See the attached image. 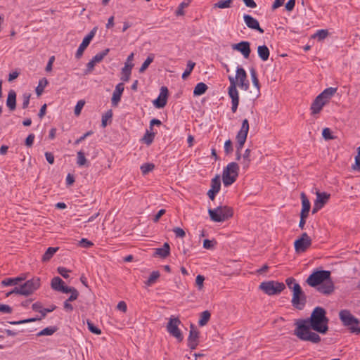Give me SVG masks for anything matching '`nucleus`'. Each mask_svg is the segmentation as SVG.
<instances>
[{
    "instance_id": "1",
    "label": "nucleus",
    "mask_w": 360,
    "mask_h": 360,
    "mask_svg": "<svg viewBox=\"0 0 360 360\" xmlns=\"http://www.w3.org/2000/svg\"><path fill=\"white\" fill-rule=\"evenodd\" d=\"M328 322L326 310L321 307H316L309 317L295 321L293 334L302 341L318 344L321 339L317 333L326 334L328 331Z\"/></svg>"
},
{
    "instance_id": "2",
    "label": "nucleus",
    "mask_w": 360,
    "mask_h": 360,
    "mask_svg": "<svg viewBox=\"0 0 360 360\" xmlns=\"http://www.w3.org/2000/svg\"><path fill=\"white\" fill-rule=\"evenodd\" d=\"M208 213L212 221L221 222L233 216V210L229 206H218L215 209H209Z\"/></svg>"
},
{
    "instance_id": "3",
    "label": "nucleus",
    "mask_w": 360,
    "mask_h": 360,
    "mask_svg": "<svg viewBox=\"0 0 360 360\" xmlns=\"http://www.w3.org/2000/svg\"><path fill=\"white\" fill-rule=\"evenodd\" d=\"M239 172V165L235 162H231L227 165L224 169L222 174V181L225 186H229L233 184L237 179Z\"/></svg>"
},
{
    "instance_id": "4",
    "label": "nucleus",
    "mask_w": 360,
    "mask_h": 360,
    "mask_svg": "<svg viewBox=\"0 0 360 360\" xmlns=\"http://www.w3.org/2000/svg\"><path fill=\"white\" fill-rule=\"evenodd\" d=\"M292 305L298 310H302L307 303V296L300 284L292 286Z\"/></svg>"
},
{
    "instance_id": "5",
    "label": "nucleus",
    "mask_w": 360,
    "mask_h": 360,
    "mask_svg": "<svg viewBox=\"0 0 360 360\" xmlns=\"http://www.w3.org/2000/svg\"><path fill=\"white\" fill-rule=\"evenodd\" d=\"M285 285L283 283L275 281H264L260 283L259 289L262 290L268 295H274L280 294L284 289Z\"/></svg>"
},
{
    "instance_id": "6",
    "label": "nucleus",
    "mask_w": 360,
    "mask_h": 360,
    "mask_svg": "<svg viewBox=\"0 0 360 360\" xmlns=\"http://www.w3.org/2000/svg\"><path fill=\"white\" fill-rule=\"evenodd\" d=\"M330 278V271L326 270H317L311 274L306 282L311 287H316Z\"/></svg>"
},
{
    "instance_id": "7",
    "label": "nucleus",
    "mask_w": 360,
    "mask_h": 360,
    "mask_svg": "<svg viewBox=\"0 0 360 360\" xmlns=\"http://www.w3.org/2000/svg\"><path fill=\"white\" fill-rule=\"evenodd\" d=\"M181 323L180 319L178 317L172 316L169 319V322L167 324V332L174 338H175L178 342H181L184 339L181 331L179 328V326Z\"/></svg>"
},
{
    "instance_id": "8",
    "label": "nucleus",
    "mask_w": 360,
    "mask_h": 360,
    "mask_svg": "<svg viewBox=\"0 0 360 360\" xmlns=\"http://www.w3.org/2000/svg\"><path fill=\"white\" fill-rule=\"evenodd\" d=\"M249 131V122L247 119H245L242 122L241 127L239 131L237 133L236 139L237 141L236 143V150L241 152L242 148L246 141L248 134Z\"/></svg>"
},
{
    "instance_id": "9",
    "label": "nucleus",
    "mask_w": 360,
    "mask_h": 360,
    "mask_svg": "<svg viewBox=\"0 0 360 360\" xmlns=\"http://www.w3.org/2000/svg\"><path fill=\"white\" fill-rule=\"evenodd\" d=\"M339 317L342 324L345 326H348L349 328L352 326H356L360 323V321L347 309L341 310L339 312Z\"/></svg>"
},
{
    "instance_id": "10",
    "label": "nucleus",
    "mask_w": 360,
    "mask_h": 360,
    "mask_svg": "<svg viewBox=\"0 0 360 360\" xmlns=\"http://www.w3.org/2000/svg\"><path fill=\"white\" fill-rule=\"evenodd\" d=\"M311 245V239L307 233H303L301 237L294 242L295 250L297 252H305Z\"/></svg>"
},
{
    "instance_id": "11",
    "label": "nucleus",
    "mask_w": 360,
    "mask_h": 360,
    "mask_svg": "<svg viewBox=\"0 0 360 360\" xmlns=\"http://www.w3.org/2000/svg\"><path fill=\"white\" fill-rule=\"evenodd\" d=\"M22 290L27 292V294H23L24 296H29L32 295L35 290L40 287V278L34 277L27 280L24 284L20 285Z\"/></svg>"
},
{
    "instance_id": "12",
    "label": "nucleus",
    "mask_w": 360,
    "mask_h": 360,
    "mask_svg": "<svg viewBox=\"0 0 360 360\" xmlns=\"http://www.w3.org/2000/svg\"><path fill=\"white\" fill-rule=\"evenodd\" d=\"M235 80L238 81V85L245 91L248 90L250 84L249 81L247 79V73L245 70L241 67H237L236 69V75L234 78Z\"/></svg>"
},
{
    "instance_id": "13",
    "label": "nucleus",
    "mask_w": 360,
    "mask_h": 360,
    "mask_svg": "<svg viewBox=\"0 0 360 360\" xmlns=\"http://www.w3.org/2000/svg\"><path fill=\"white\" fill-rule=\"evenodd\" d=\"M232 49L240 52L244 58H248L251 53L250 43L248 41H242L237 44H232Z\"/></svg>"
},
{
    "instance_id": "14",
    "label": "nucleus",
    "mask_w": 360,
    "mask_h": 360,
    "mask_svg": "<svg viewBox=\"0 0 360 360\" xmlns=\"http://www.w3.org/2000/svg\"><path fill=\"white\" fill-rule=\"evenodd\" d=\"M56 306H53L51 308H43L42 311L41 312L40 317L37 316L34 318H30V319H23V320H20V321H9L8 323L11 325H20V324H22V323L40 321L46 316V314L48 312L53 311L56 309Z\"/></svg>"
},
{
    "instance_id": "15",
    "label": "nucleus",
    "mask_w": 360,
    "mask_h": 360,
    "mask_svg": "<svg viewBox=\"0 0 360 360\" xmlns=\"http://www.w3.org/2000/svg\"><path fill=\"white\" fill-rule=\"evenodd\" d=\"M168 89L166 86H162L158 97L153 101V105L157 108H164L167 102Z\"/></svg>"
},
{
    "instance_id": "16",
    "label": "nucleus",
    "mask_w": 360,
    "mask_h": 360,
    "mask_svg": "<svg viewBox=\"0 0 360 360\" xmlns=\"http://www.w3.org/2000/svg\"><path fill=\"white\" fill-rule=\"evenodd\" d=\"M199 332L195 326L191 324L189 335L188 338V346L191 349H195L198 345Z\"/></svg>"
},
{
    "instance_id": "17",
    "label": "nucleus",
    "mask_w": 360,
    "mask_h": 360,
    "mask_svg": "<svg viewBox=\"0 0 360 360\" xmlns=\"http://www.w3.org/2000/svg\"><path fill=\"white\" fill-rule=\"evenodd\" d=\"M243 19L247 27L250 29L257 30L260 34H263L264 32V30L259 26L258 20L250 15L245 14L243 15Z\"/></svg>"
},
{
    "instance_id": "18",
    "label": "nucleus",
    "mask_w": 360,
    "mask_h": 360,
    "mask_svg": "<svg viewBox=\"0 0 360 360\" xmlns=\"http://www.w3.org/2000/svg\"><path fill=\"white\" fill-rule=\"evenodd\" d=\"M124 90V85L123 83H119L116 85L115 89L112 94L111 98L112 105L115 107L118 105L121 100L122 94Z\"/></svg>"
},
{
    "instance_id": "19",
    "label": "nucleus",
    "mask_w": 360,
    "mask_h": 360,
    "mask_svg": "<svg viewBox=\"0 0 360 360\" xmlns=\"http://www.w3.org/2000/svg\"><path fill=\"white\" fill-rule=\"evenodd\" d=\"M230 86L229 87V96L231 98V101H239L238 92L236 89L237 83L233 76H229Z\"/></svg>"
},
{
    "instance_id": "20",
    "label": "nucleus",
    "mask_w": 360,
    "mask_h": 360,
    "mask_svg": "<svg viewBox=\"0 0 360 360\" xmlns=\"http://www.w3.org/2000/svg\"><path fill=\"white\" fill-rule=\"evenodd\" d=\"M64 284V281L58 276L53 278L51 282V286L52 289L58 292H62L63 293L69 290L68 289V286H66Z\"/></svg>"
},
{
    "instance_id": "21",
    "label": "nucleus",
    "mask_w": 360,
    "mask_h": 360,
    "mask_svg": "<svg viewBox=\"0 0 360 360\" xmlns=\"http://www.w3.org/2000/svg\"><path fill=\"white\" fill-rule=\"evenodd\" d=\"M326 103L319 95L316 97L311 105V114L319 113Z\"/></svg>"
},
{
    "instance_id": "22",
    "label": "nucleus",
    "mask_w": 360,
    "mask_h": 360,
    "mask_svg": "<svg viewBox=\"0 0 360 360\" xmlns=\"http://www.w3.org/2000/svg\"><path fill=\"white\" fill-rule=\"evenodd\" d=\"M318 291L324 295H330L334 290V284L332 281L327 280L319 285Z\"/></svg>"
},
{
    "instance_id": "23",
    "label": "nucleus",
    "mask_w": 360,
    "mask_h": 360,
    "mask_svg": "<svg viewBox=\"0 0 360 360\" xmlns=\"http://www.w3.org/2000/svg\"><path fill=\"white\" fill-rule=\"evenodd\" d=\"M170 254V246L168 243H165L162 248H155L153 256L165 259Z\"/></svg>"
},
{
    "instance_id": "24",
    "label": "nucleus",
    "mask_w": 360,
    "mask_h": 360,
    "mask_svg": "<svg viewBox=\"0 0 360 360\" xmlns=\"http://www.w3.org/2000/svg\"><path fill=\"white\" fill-rule=\"evenodd\" d=\"M300 197L302 200V210L300 212V216L307 217L311 207L310 202L304 193L302 192L300 195Z\"/></svg>"
},
{
    "instance_id": "25",
    "label": "nucleus",
    "mask_w": 360,
    "mask_h": 360,
    "mask_svg": "<svg viewBox=\"0 0 360 360\" xmlns=\"http://www.w3.org/2000/svg\"><path fill=\"white\" fill-rule=\"evenodd\" d=\"M6 105L11 111H13L16 108V93L13 89L8 92Z\"/></svg>"
},
{
    "instance_id": "26",
    "label": "nucleus",
    "mask_w": 360,
    "mask_h": 360,
    "mask_svg": "<svg viewBox=\"0 0 360 360\" xmlns=\"http://www.w3.org/2000/svg\"><path fill=\"white\" fill-rule=\"evenodd\" d=\"M25 279L26 277L25 276H20L15 278H7L1 281V285L4 286L15 285Z\"/></svg>"
},
{
    "instance_id": "27",
    "label": "nucleus",
    "mask_w": 360,
    "mask_h": 360,
    "mask_svg": "<svg viewBox=\"0 0 360 360\" xmlns=\"http://www.w3.org/2000/svg\"><path fill=\"white\" fill-rule=\"evenodd\" d=\"M336 91L337 88L329 87L323 90L319 96L321 97L326 103H328Z\"/></svg>"
},
{
    "instance_id": "28",
    "label": "nucleus",
    "mask_w": 360,
    "mask_h": 360,
    "mask_svg": "<svg viewBox=\"0 0 360 360\" xmlns=\"http://www.w3.org/2000/svg\"><path fill=\"white\" fill-rule=\"evenodd\" d=\"M257 53L262 61H266L269 58L270 51L266 45H262L257 47Z\"/></svg>"
},
{
    "instance_id": "29",
    "label": "nucleus",
    "mask_w": 360,
    "mask_h": 360,
    "mask_svg": "<svg viewBox=\"0 0 360 360\" xmlns=\"http://www.w3.org/2000/svg\"><path fill=\"white\" fill-rule=\"evenodd\" d=\"M250 153L251 150L247 148L243 154V158L240 160V165L243 169H247L250 167L251 162Z\"/></svg>"
},
{
    "instance_id": "30",
    "label": "nucleus",
    "mask_w": 360,
    "mask_h": 360,
    "mask_svg": "<svg viewBox=\"0 0 360 360\" xmlns=\"http://www.w3.org/2000/svg\"><path fill=\"white\" fill-rule=\"evenodd\" d=\"M330 197V195L329 193H327L326 192H316V199L314 202H317L322 207L325 205V204L327 203L329 198Z\"/></svg>"
},
{
    "instance_id": "31",
    "label": "nucleus",
    "mask_w": 360,
    "mask_h": 360,
    "mask_svg": "<svg viewBox=\"0 0 360 360\" xmlns=\"http://www.w3.org/2000/svg\"><path fill=\"white\" fill-rule=\"evenodd\" d=\"M133 66V64L125 63L124 67L122 69L121 80L123 82H128L129 80Z\"/></svg>"
},
{
    "instance_id": "32",
    "label": "nucleus",
    "mask_w": 360,
    "mask_h": 360,
    "mask_svg": "<svg viewBox=\"0 0 360 360\" xmlns=\"http://www.w3.org/2000/svg\"><path fill=\"white\" fill-rule=\"evenodd\" d=\"M59 248L56 247H49L46 251L44 252V254L42 255L41 260L44 262H46L49 261L53 255L58 250Z\"/></svg>"
},
{
    "instance_id": "33",
    "label": "nucleus",
    "mask_w": 360,
    "mask_h": 360,
    "mask_svg": "<svg viewBox=\"0 0 360 360\" xmlns=\"http://www.w3.org/2000/svg\"><path fill=\"white\" fill-rule=\"evenodd\" d=\"M207 86L203 82H199L196 84L193 90V95L195 96H201L204 94L207 90Z\"/></svg>"
},
{
    "instance_id": "34",
    "label": "nucleus",
    "mask_w": 360,
    "mask_h": 360,
    "mask_svg": "<svg viewBox=\"0 0 360 360\" xmlns=\"http://www.w3.org/2000/svg\"><path fill=\"white\" fill-rule=\"evenodd\" d=\"M48 80L46 78L43 77L39 81L38 86L36 87L35 91L38 96H41L44 92V89L48 84Z\"/></svg>"
},
{
    "instance_id": "35",
    "label": "nucleus",
    "mask_w": 360,
    "mask_h": 360,
    "mask_svg": "<svg viewBox=\"0 0 360 360\" xmlns=\"http://www.w3.org/2000/svg\"><path fill=\"white\" fill-rule=\"evenodd\" d=\"M57 330H58V327H56V326L47 327V328H44L41 331H39L37 334V336L40 337V336H45V335H51Z\"/></svg>"
},
{
    "instance_id": "36",
    "label": "nucleus",
    "mask_w": 360,
    "mask_h": 360,
    "mask_svg": "<svg viewBox=\"0 0 360 360\" xmlns=\"http://www.w3.org/2000/svg\"><path fill=\"white\" fill-rule=\"evenodd\" d=\"M211 316V314L208 310H205L200 314V319L198 321V324L200 326H205L209 321Z\"/></svg>"
},
{
    "instance_id": "37",
    "label": "nucleus",
    "mask_w": 360,
    "mask_h": 360,
    "mask_svg": "<svg viewBox=\"0 0 360 360\" xmlns=\"http://www.w3.org/2000/svg\"><path fill=\"white\" fill-rule=\"evenodd\" d=\"M221 188V181L219 176L217 175L211 181V191L219 193Z\"/></svg>"
},
{
    "instance_id": "38",
    "label": "nucleus",
    "mask_w": 360,
    "mask_h": 360,
    "mask_svg": "<svg viewBox=\"0 0 360 360\" xmlns=\"http://www.w3.org/2000/svg\"><path fill=\"white\" fill-rule=\"evenodd\" d=\"M155 134V132L149 131L147 130L144 136L142 139L143 141L148 146L150 145L154 140Z\"/></svg>"
},
{
    "instance_id": "39",
    "label": "nucleus",
    "mask_w": 360,
    "mask_h": 360,
    "mask_svg": "<svg viewBox=\"0 0 360 360\" xmlns=\"http://www.w3.org/2000/svg\"><path fill=\"white\" fill-rule=\"evenodd\" d=\"M77 164L79 167L89 165L87 160L85 158L84 153L82 150H79L77 152Z\"/></svg>"
},
{
    "instance_id": "40",
    "label": "nucleus",
    "mask_w": 360,
    "mask_h": 360,
    "mask_svg": "<svg viewBox=\"0 0 360 360\" xmlns=\"http://www.w3.org/2000/svg\"><path fill=\"white\" fill-rule=\"evenodd\" d=\"M195 65V63L188 60L186 65V69L182 74V79H186L191 73L192 70H193L194 67Z\"/></svg>"
},
{
    "instance_id": "41",
    "label": "nucleus",
    "mask_w": 360,
    "mask_h": 360,
    "mask_svg": "<svg viewBox=\"0 0 360 360\" xmlns=\"http://www.w3.org/2000/svg\"><path fill=\"white\" fill-rule=\"evenodd\" d=\"M110 51V49H105V50H103V51L97 53L96 55H95L93 58H92V60L96 64L98 63H100L101 61L103 60V59L105 58V56H106L108 55V53H109Z\"/></svg>"
},
{
    "instance_id": "42",
    "label": "nucleus",
    "mask_w": 360,
    "mask_h": 360,
    "mask_svg": "<svg viewBox=\"0 0 360 360\" xmlns=\"http://www.w3.org/2000/svg\"><path fill=\"white\" fill-rule=\"evenodd\" d=\"M160 274L158 271H153L150 274L148 279L145 282L146 285L148 286L152 285L154 283H155V281L160 277Z\"/></svg>"
},
{
    "instance_id": "43",
    "label": "nucleus",
    "mask_w": 360,
    "mask_h": 360,
    "mask_svg": "<svg viewBox=\"0 0 360 360\" xmlns=\"http://www.w3.org/2000/svg\"><path fill=\"white\" fill-rule=\"evenodd\" d=\"M89 45V43H87L86 41L82 40V42L79 45L76 53H75V58L77 59H79L84 51V50L87 48V46Z\"/></svg>"
},
{
    "instance_id": "44",
    "label": "nucleus",
    "mask_w": 360,
    "mask_h": 360,
    "mask_svg": "<svg viewBox=\"0 0 360 360\" xmlns=\"http://www.w3.org/2000/svg\"><path fill=\"white\" fill-rule=\"evenodd\" d=\"M153 60H154V55L150 53L147 57L146 60L143 63V64L141 65V66L139 69V72H143L148 68V67L150 65V64L153 61Z\"/></svg>"
},
{
    "instance_id": "45",
    "label": "nucleus",
    "mask_w": 360,
    "mask_h": 360,
    "mask_svg": "<svg viewBox=\"0 0 360 360\" xmlns=\"http://www.w3.org/2000/svg\"><path fill=\"white\" fill-rule=\"evenodd\" d=\"M233 3L232 0H221L214 5V8H230Z\"/></svg>"
},
{
    "instance_id": "46",
    "label": "nucleus",
    "mask_w": 360,
    "mask_h": 360,
    "mask_svg": "<svg viewBox=\"0 0 360 360\" xmlns=\"http://www.w3.org/2000/svg\"><path fill=\"white\" fill-rule=\"evenodd\" d=\"M250 75L253 85L257 89V90H259L260 84L257 78V74L255 69L252 68L250 70Z\"/></svg>"
},
{
    "instance_id": "47",
    "label": "nucleus",
    "mask_w": 360,
    "mask_h": 360,
    "mask_svg": "<svg viewBox=\"0 0 360 360\" xmlns=\"http://www.w3.org/2000/svg\"><path fill=\"white\" fill-rule=\"evenodd\" d=\"M155 165L153 163H145L141 166V172L144 175L153 171Z\"/></svg>"
},
{
    "instance_id": "48",
    "label": "nucleus",
    "mask_w": 360,
    "mask_h": 360,
    "mask_svg": "<svg viewBox=\"0 0 360 360\" xmlns=\"http://www.w3.org/2000/svg\"><path fill=\"white\" fill-rule=\"evenodd\" d=\"M86 323H87V326H88V329L89 330V331H91L92 333L94 334H96V335H100L101 334V330L97 328L94 324V323L90 321V320H87L86 321Z\"/></svg>"
},
{
    "instance_id": "49",
    "label": "nucleus",
    "mask_w": 360,
    "mask_h": 360,
    "mask_svg": "<svg viewBox=\"0 0 360 360\" xmlns=\"http://www.w3.org/2000/svg\"><path fill=\"white\" fill-rule=\"evenodd\" d=\"M322 136L325 140L335 139V136L332 135L331 130L328 127H326L323 129Z\"/></svg>"
},
{
    "instance_id": "50",
    "label": "nucleus",
    "mask_w": 360,
    "mask_h": 360,
    "mask_svg": "<svg viewBox=\"0 0 360 360\" xmlns=\"http://www.w3.org/2000/svg\"><path fill=\"white\" fill-rule=\"evenodd\" d=\"M233 150V143L230 139H228L224 143V153L226 155H230Z\"/></svg>"
},
{
    "instance_id": "51",
    "label": "nucleus",
    "mask_w": 360,
    "mask_h": 360,
    "mask_svg": "<svg viewBox=\"0 0 360 360\" xmlns=\"http://www.w3.org/2000/svg\"><path fill=\"white\" fill-rule=\"evenodd\" d=\"M328 34V32L327 30H320L316 32V33L314 35V38H318L319 40L324 39Z\"/></svg>"
},
{
    "instance_id": "52",
    "label": "nucleus",
    "mask_w": 360,
    "mask_h": 360,
    "mask_svg": "<svg viewBox=\"0 0 360 360\" xmlns=\"http://www.w3.org/2000/svg\"><path fill=\"white\" fill-rule=\"evenodd\" d=\"M85 104V101L84 100H79L77 101L75 107V115L78 116L80 115L82 108Z\"/></svg>"
},
{
    "instance_id": "53",
    "label": "nucleus",
    "mask_w": 360,
    "mask_h": 360,
    "mask_svg": "<svg viewBox=\"0 0 360 360\" xmlns=\"http://www.w3.org/2000/svg\"><path fill=\"white\" fill-rule=\"evenodd\" d=\"M112 116V110H110L105 112V115L102 116V122H101V126L103 127H105L107 126V120L108 119H110Z\"/></svg>"
},
{
    "instance_id": "54",
    "label": "nucleus",
    "mask_w": 360,
    "mask_h": 360,
    "mask_svg": "<svg viewBox=\"0 0 360 360\" xmlns=\"http://www.w3.org/2000/svg\"><path fill=\"white\" fill-rule=\"evenodd\" d=\"M97 31V27H94L91 32L83 39L84 41H86L87 43L90 44L91 41L95 36Z\"/></svg>"
},
{
    "instance_id": "55",
    "label": "nucleus",
    "mask_w": 360,
    "mask_h": 360,
    "mask_svg": "<svg viewBox=\"0 0 360 360\" xmlns=\"http://www.w3.org/2000/svg\"><path fill=\"white\" fill-rule=\"evenodd\" d=\"M30 94L27 93H25L22 95V108L23 109H25L28 107L30 103Z\"/></svg>"
},
{
    "instance_id": "56",
    "label": "nucleus",
    "mask_w": 360,
    "mask_h": 360,
    "mask_svg": "<svg viewBox=\"0 0 360 360\" xmlns=\"http://www.w3.org/2000/svg\"><path fill=\"white\" fill-rule=\"evenodd\" d=\"M79 246H81L82 248H91V246L94 245V243L91 241H90L88 239H86V238H82L79 241Z\"/></svg>"
},
{
    "instance_id": "57",
    "label": "nucleus",
    "mask_w": 360,
    "mask_h": 360,
    "mask_svg": "<svg viewBox=\"0 0 360 360\" xmlns=\"http://www.w3.org/2000/svg\"><path fill=\"white\" fill-rule=\"evenodd\" d=\"M35 136L34 134H30L25 141V144L27 147L30 148L32 146Z\"/></svg>"
},
{
    "instance_id": "58",
    "label": "nucleus",
    "mask_w": 360,
    "mask_h": 360,
    "mask_svg": "<svg viewBox=\"0 0 360 360\" xmlns=\"http://www.w3.org/2000/svg\"><path fill=\"white\" fill-rule=\"evenodd\" d=\"M173 232L175 233V236L177 238H184L186 236V232L179 227L174 228Z\"/></svg>"
},
{
    "instance_id": "59",
    "label": "nucleus",
    "mask_w": 360,
    "mask_h": 360,
    "mask_svg": "<svg viewBox=\"0 0 360 360\" xmlns=\"http://www.w3.org/2000/svg\"><path fill=\"white\" fill-rule=\"evenodd\" d=\"M95 65H96V63L92 60H91L86 64V70H84V74L88 75V74L91 73L93 71Z\"/></svg>"
},
{
    "instance_id": "60",
    "label": "nucleus",
    "mask_w": 360,
    "mask_h": 360,
    "mask_svg": "<svg viewBox=\"0 0 360 360\" xmlns=\"http://www.w3.org/2000/svg\"><path fill=\"white\" fill-rule=\"evenodd\" d=\"M205 277L202 275H198L195 278V283L199 290H201L203 287V282Z\"/></svg>"
},
{
    "instance_id": "61",
    "label": "nucleus",
    "mask_w": 360,
    "mask_h": 360,
    "mask_svg": "<svg viewBox=\"0 0 360 360\" xmlns=\"http://www.w3.org/2000/svg\"><path fill=\"white\" fill-rule=\"evenodd\" d=\"M188 6L185 2L181 3L175 11L176 15H183L184 14V8Z\"/></svg>"
},
{
    "instance_id": "62",
    "label": "nucleus",
    "mask_w": 360,
    "mask_h": 360,
    "mask_svg": "<svg viewBox=\"0 0 360 360\" xmlns=\"http://www.w3.org/2000/svg\"><path fill=\"white\" fill-rule=\"evenodd\" d=\"M216 242L213 240H210L209 239H205L203 241V248L205 249H212L214 248Z\"/></svg>"
},
{
    "instance_id": "63",
    "label": "nucleus",
    "mask_w": 360,
    "mask_h": 360,
    "mask_svg": "<svg viewBox=\"0 0 360 360\" xmlns=\"http://www.w3.org/2000/svg\"><path fill=\"white\" fill-rule=\"evenodd\" d=\"M285 283L288 285V288L292 290V286L295 284H298L296 282V280L293 277H289L285 279Z\"/></svg>"
},
{
    "instance_id": "64",
    "label": "nucleus",
    "mask_w": 360,
    "mask_h": 360,
    "mask_svg": "<svg viewBox=\"0 0 360 360\" xmlns=\"http://www.w3.org/2000/svg\"><path fill=\"white\" fill-rule=\"evenodd\" d=\"M58 272L65 278H68L69 277V275H68L69 270H68L65 267L59 266L58 268Z\"/></svg>"
}]
</instances>
